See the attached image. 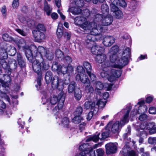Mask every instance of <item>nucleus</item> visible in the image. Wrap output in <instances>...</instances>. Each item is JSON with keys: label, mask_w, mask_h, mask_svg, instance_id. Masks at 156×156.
I'll use <instances>...</instances> for the list:
<instances>
[{"label": "nucleus", "mask_w": 156, "mask_h": 156, "mask_svg": "<svg viewBox=\"0 0 156 156\" xmlns=\"http://www.w3.org/2000/svg\"><path fill=\"white\" fill-rule=\"evenodd\" d=\"M104 53L101 52L98 54L95 58V60L98 63L102 64L103 70L101 73V76L106 78L108 81L112 82L121 76V72L119 70H116L109 67L110 62L107 59V56Z\"/></svg>", "instance_id": "nucleus-1"}, {"label": "nucleus", "mask_w": 156, "mask_h": 156, "mask_svg": "<svg viewBox=\"0 0 156 156\" xmlns=\"http://www.w3.org/2000/svg\"><path fill=\"white\" fill-rule=\"evenodd\" d=\"M32 67L34 71L37 73L38 76L37 80L38 85H36L37 89H40L41 86V80L42 78L41 69L47 70L49 68L48 65L44 60L43 58H36L35 60L32 61Z\"/></svg>", "instance_id": "nucleus-2"}, {"label": "nucleus", "mask_w": 156, "mask_h": 156, "mask_svg": "<svg viewBox=\"0 0 156 156\" xmlns=\"http://www.w3.org/2000/svg\"><path fill=\"white\" fill-rule=\"evenodd\" d=\"M65 98V95L62 92H61L58 96L53 95L51 96L46 102V104L48 105L47 109L49 110L52 108V106L55 105L57 102V107H55L53 109V111L55 112V110L61 109L63 106Z\"/></svg>", "instance_id": "nucleus-3"}, {"label": "nucleus", "mask_w": 156, "mask_h": 156, "mask_svg": "<svg viewBox=\"0 0 156 156\" xmlns=\"http://www.w3.org/2000/svg\"><path fill=\"white\" fill-rule=\"evenodd\" d=\"M80 27L85 30H90V33L94 35H97L101 33L103 30V27L100 25L94 22L86 21L80 26Z\"/></svg>", "instance_id": "nucleus-4"}, {"label": "nucleus", "mask_w": 156, "mask_h": 156, "mask_svg": "<svg viewBox=\"0 0 156 156\" xmlns=\"http://www.w3.org/2000/svg\"><path fill=\"white\" fill-rule=\"evenodd\" d=\"M130 111V110L129 109L126 112L125 114L120 122L117 121L113 124L112 122H111L108 124L107 126V128L109 129L110 132L111 131L113 133L119 132L122 127L124 126L126 123L128 122V117Z\"/></svg>", "instance_id": "nucleus-5"}, {"label": "nucleus", "mask_w": 156, "mask_h": 156, "mask_svg": "<svg viewBox=\"0 0 156 156\" xmlns=\"http://www.w3.org/2000/svg\"><path fill=\"white\" fill-rule=\"evenodd\" d=\"M25 49V55L28 60L30 62H32L33 59V53L34 54V56L36 57V54L37 51V48L34 45H32L30 47H27Z\"/></svg>", "instance_id": "nucleus-6"}, {"label": "nucleus", "mask_w": 156, "mask_h": 156, "mask_svg": "<svg viewBox=\"0 0 156 156\" xmlns=\"http://www.w3.org/2000/svg\"><path fill=\"white\" fill-rule=\"evenodd\" d=\"M51 86L54 89L57 88L59 90H61L64 88V83L58 76H55L52 80Z\"/></svg>", "instance_id": "nucleus-7"}, {"label": "nucleus", "mask_w": 156, "mask_h": 156, "mask_svg": "<svg viewBox=\"0 0 156 156\" xmlns=\"http://www.w3.org/2000/svg\"><path fill=\"white\" fill-rule=\"evenodd\" d=\"M83 65L91 80L92 81L95 80H96V76L92 72V66L88 62L84 61L83 62Z\"/></svg>", "instance_id": "nucleus-8"}, {"label": "nucleus", "mask_w": 156, "mask_h": 156, "mask_svg": "<svg viewBox=\"0 0 156 156\" xmlns=\"http://www.w3.org/2000/svg\"><path fill=\"white\" fill-rule=\"evenodd\" d=\"M128 63V59L127 57H123L122 56V58L118 61L116 62L115 64L114 65V68L111 67L112 68H115L116 70H119V69H117L116 68L122 69L123 66L127 64ZM121 72L122 71L121 69H119Z\"/></svg>", "instance_id": "nucleus-9"}, {"label": "nucleus", "mask_w": 156, "mask_h": 156, "mask_svg": "<svg viewBox=\"0 0 156 156\" xmlns=\"http://www.w3.org/2000/svg\"><path fill=\"white\" fill-rule=\"evenodd\" d=\"M117 143H110L106 144V153L108 154L116 153L117 150Z\"/></svg>", "instance_id": "nucleus-10"}, {"label": "nucleus", "mask_w": 156, "mask_h": 156, "mask_svg": "<svg viewBox=\"0 0 156 156\" xmlns=\"http://www.w3.org/2000/svg\"><path fill=\"white\" fill-rule=\"evenodd\" d=\"M88 143H84L81 145H80L79 147V149L81 151V152H83L85 153L84 154V155H86V154H89L91 155V154H92L93 155H94L95 154V152L94 151H93L92 150H90V147L88 146Z\"/></svg>", "instance_id": "nucleus-11"}, {"label": "nucleus", "mask_w": 156, "mask_h": 156, "mask_svg": "<svg viewBox=\"0 0 156 156\" xmlns=\"http://www.w3.org/2000/svg\"><path fill=\"white\" fill-rule=\"evenodd\" d=\"M111 8V10L113 12L114 17L117 19H120L123 17V15L122 12L117 7L113 5Z\"/></svg>", "instance_id": "nucleus-12"}, {"label": "nucleus", "mask_w": 156, "mask_h": 156, "mask_svg": "<svg viewBox=\"0 0 156 156\" xmlns=\"http://www.w3.org/2000/svg\"><path fill=\"white\" fill-rule=\"evenodd\" d=\"M115 38L112 36H107L103 39V43L106 47L111 46L115 42Z\"/></svg>", "instance_id": "nucleus-13"}, {"label": "nucleus", "mask_w": 156, "mask_h": 156, "mask_svg": "<svg viewBox=\"0 0 156 156\" xmlns=\"http://www.w3.org/2000/svg\"><path fill=\"white\" fill-rule=\"evenodd\" d=\"M113 21V18L112 16L109 15H104L102 20V24L103 26H108L110 25Z\"/></svg>", "instance_id": "nucleus-14"}, {"label": "nucleus", "mask_w": 156, "mask_h": 156, "mask_svg": "<svg viewBox=\"0 0 156 156\" xmlns=\"http://www.w3.org/2000/svg\"><path fill=\"white\" fill-rule=\"evenodd\" d=\"M34 37L38 41H41L45 39V34L42 31L33 30L32 32Z\"/></svg>", "instance_id": "nucleus-15"}, {"label": "nucleus", "mask_w": 156, "mask_h": 156, "mask_svg": "<svg viewBox=\"0 0 156 156\" xmlns=\"http://www.w3.org/2000/svg\"><path fill=\"white\" fill-rule=\"evenodd\" d=\"M94 36L90 34V33L87 35L85 43L88 47L90 48L94 44L95 39Z\"/></svg>", "instance_id": "nucleus-16"}, {"label": "nucleus", "mask_w": 156, "mask_h": 156, "mask_svg": "<svg viewBox=\"0 0 156 156\" xmlns=\"http://www.w3.org/2000/svg\"><path fill=\"white\" fill-rule=\"evenodd\" d=\"M91 52L93 54L97 55L101 52H104L105 48L98 45H95L91 48Z\"/></svg>", "instance_id": "nucleus-17"}, {"label": "nucleus", "mask_w": 156, "mask_h": 156, "mask_svg": "<svg viewBox=\"0 0 156 156\" xmlns=\"http://www.w3.org/2000/svg\"><path fill=\"white\" fill-rule=\"evenodd\" d=\"M57 122L59 124H60L64 127L68 128L69 127V121L68 118L67 117H65L62 119L59 118H56Z\"/></svg>", "instance_id": "nucleus-18"}, {"label": "nucleus", "mask_w": 156, "mask_h": 156, "mask_svg": "<svg viewBox=\"0 0 156 156\" xmlns=\"http://www.w3.org/2000/svg\"><path fill=\"white\" fill-rule=\"evenodd\" d=\"M76 79L78 81L80 80L82 83L85 84H87V83L90 82L87 76L84 73L77 74L76 76Z\"/></svg>", "instance_id": "nucleus-19"}, {"label": "nucleus", "mask_w": 156, "mask_h": 156, "mask_svg": "<svg viewBox=\"0 0 156 156\" xmlns=\"http://www.w3.org/2000/svg\"><path fill=\"white\" fill-rule=\"evenodd\" d=\"M37 53L36 54V58H43V56L46 55L47 52L46 50L42 46H39L37 48Z\"/></svg>", "instance_id": "nucleus-20"}, {"label": "nucleus", "mask_w": 156, "mask_h": 156, "mask_svg": "<svg viewBox=\"0 0 156 156\" xmlns=\"http://www.w3.org/2000/svg\"><path fill=\"white\" fill-rule=\"evenodd\" d=\"M70 6H72V7L69 8L68 11L69 12H71L73 14L77 15L81 13L82 12L81 9L78 6H73L72 4H71Z\"/></svg>", "instance_id": "nucleus-21"}, {"label": "nucleus", "mask_w": 156, "mask_h": 156, "mask_svg": "<svg viewBox=\"0 0 156 156\" xmlns=\"http://www.w3.org/2000/svg\"><path fill=\"white\" fill-rule=\"evenodd\" d=\"M86 18L82 16H78L76 17L74 19V23L75 25L80 26L86 21Z\"/></svg>", "instance_id": "nucleus-22"}, {"label": "nucleus", "mask_w": 156, "mask_h": 156, "mask_svg": "<svg viewBox=\"0 0 156 156\" xmlns=\"http://www.w3.org/2000/svg\"><path fill=\"white\" fill-rule=\"evenodd\" d=\"M95 106V103L91 101H87L85 102L84 107L86 109H93Z\"/></svg>", "instance_id": "nucleus-23"}, {"label": "nucleus", "mask_w": 156, "mask_h": 156, "mask_svg": "<svg viewBox=\"0 0 156 156\" xmlns=\"http://www.w3.org/2000/svg\"><path fill=\"white\" fill-rule=\"evenodd\" d=\"M3 59L0 58V65L5 69H6L8 68V65L7 62L5 60L7 58V55L6 53L3 54Z\"/></svg>", "instance_id": "nucleus-24"}, {"label": "nucleus", "mask_w": 156, "mask_h": 156, "mask_svg": "<svg viewBox=\"0 0 156 156\" xmlns=\"http://www.w3.org/2000/svg\"><path fill=\"white\" fill-rule=\"evenodd\" d=\"M103 88V85L101 82L100 81L97 82L96 85V88L95 90L96 93L100 95L102 92Z\"/></svg>", "instance_id": "nucleus-25"}, {"label": "nucleus", "mask_w": 156, "mask_h": 156, "mask_svg": "<svg viewBox=\"0 0 156 156\" xmlns=\"http://www.w3.org/2000/svg\"><path fill=\"white\" fill-rule=\"evenodd\" d=\"M70 2L72 5H75L79 7H82L84 5L83 0H70Z\"/></svg>", "instance_id": "nucleus-26"}, {"label": "nucleus", "mask_w": 156, "mask_h": 156, "mask_svg": "<svg viewBox=\"0 0 156 156\" xmlns=\"http://www.w3.org/2000/svg\"><path fill=\"white\" fill-rule=\"evenodd\" d=\"M9 66L11 70H15L17 66V63L16 60L13 59L9 61Z\"/></svg>", "instance_id": "nucleus-27"}, {"label": "nucleus", "mask_w": 156, "mask_h": 156, "mask_svg": "<svg viewBox=\"0 0 156 156\" xmlns=\"http://www.w3.org/2000/svg\"><path fill=\"white\" fill-rule=\"evenodd\" d=\"M4 76L5 77V78L3 80L0 79V82L2 84L6 83L5 85L6 87H8L9 83L11 80V79L10 76L7 75H4Z\"/></svg>", "instance_id": "nucleus-28"}, {"label": "nucleus", "mask_w": 156, "mask_h": 156, "mask_svg": "<svg viewBox=\"0 0 156 156\" xmlns=\"http://www.w3.org/2000/svg\"><path fill=\"white\" fill-rule=\"evenodd\" d=\"M101 12L104 15H107L109 11L108 6L106 4H103L101 6Z\"/></svg>", "instance_id": "nucleus-29"}, {"label": "nucleus", "mask_w": 156, "mask_h": 156, "mask_svg": "<svg viewBox=\"0 0 156 156\" xmlns=\"http://www.w3.org/2000/svg\"><path fill=\"white\" fill-rule=\"evenodd\" d=\"M76 83L74 82H72L69 85L67 90L69 93L71 94L73 92L74 90H75Z\"/></svg>", "instance_id": "nucleus-30"}, {"label": "nucleus", "mask_w": 156, "mask_h": 156, "mask_svg": "<svg viewBox=\"0 0 156 156\" xmlns=\"http://www.w3.org/2000/svg\"><path fill=\"white\" fill-rule=\"evenodd\" d=\"M63 28L62 24L59 23L58 24V27L57 30L56 34L58 37L60 38L62 36L63 34Z\"/></svg>", "instance_id": "nucleus-31"}, {"label": "nucleus", "mask_w": 156, "mask_h": 156, "mask_svg": "<svg viewBox=\"0 0 156 156\" xmlns=\"http://www.w3.org/2000/svg\"><path fill=\"white\" fill-rule=\"evenodd\" d=\"M81 91L79 88L76 89L74 93L75 98L78 101L80 100L82 97Z\"/></svg>", "instance_id": "nucleus-32"}, {"label": "nucleus", "mask_w": 156, "mask_h": 156, "mask_svg": "<svg viewBox=\"0 0 156 156\" xmlns=\"http://www.w3.org/2000/svg\"><path fill=\"white\" fill-rule=\"evenodd\" d=\"M44 10L47 15H50L52 12V9L46 1L44 2Z\"/></svg>", "instance_id": "nucleus-33"}, {"label": "nucleus", "mask_w": 156, "mask_h": 156, "mask_svg": "<svg viewBox=\"0 0 156 156\" xmlns=\"http://www.w3.org/2000/svg\"><path fill=\"white\" fill-rule=\"evenodd\" d=\"M52 72L50 71H48L46 73L45 78L47 83H49L52 80Z\"/></svg>", "instance_id": "nucleus-34"}, {"label": "nucleus", "mask_w": 156, "mask_h": 156, "mask_svg": "<svg viewBox=\"0 0 156 156\" xmlns=\"http://www.w3.org/2000/svg\"><path fill=\"white\" fill-rule=\"evenodd\" d=\"M85 90L86 91L90 93H92L94 89L93 87L90 85V81L85 84Z\"/></svg>", "instance_id": "nucleus-35"}, {"label": "nucleus", "mask_w": 156, "mask_h": 156, "mask_svg": "<svg viewBox=\"0 0 156 156\" xmlns=\"http://www.w3.org/2000/svg\"><path fill=\"white\" fill-rule=\"evenodd\" d=\"M119 47L117 45H114L109 50V54H118Z\"/></svg>", "instance_id": "nucleus-36"}, {"label": "nucleus", "mask_w": 156, "mask_h": 156, "mask_svg": "<svg viewBox=\"0 0 156 156\" xmlns=\"http://www.w3.org/2000/svg\"><path fill=\"white\" fill-rule=\"evenodd\" d=\"M110 130L108 128H107V126L106 127L105 130L102 133V137L101 138V139H104L107 137L109 136L110 133Z\"/></svg>", "instance_id": "nucleus-37"}, {"label": "nucleus", "mask_w": 156, "mask_h": 156, "mask_svg": "<svg viewBox=\"0 0 156 156\" xmlns=\"http://www.w3.org/2000/svg\"><path fill=\"white\" fill-rule=\"evenodd\" d=\"M139 127L140 128V129L138 128H136V130L137 131L136 135L138 136H140L141 135V134L139 133L140 131L141 132H145V131L144 130V129H145V128H146V125H144V124L142 123L140 125Z\"/></svg>", "instance_id": "nucleus-38"}, {"label": "nucleus", "mask_w": 156, "mask_h": 156, "mask_svg": "<svg viewBox=\"0 0 156 156\" xmlns=\"http://www.w3.org/2000/svg\"><path fill=\"white\" fill-rule=\"evenodd\" d=\"M83 119L80 116H75L72 122L75 124H78L82 121Z\"/></svg>", "instance_id": "nucleus-39"}, {"label": "nucleus", "mask_w": 156, "mask_h": 156, "mask_svg": "<svg viewBox=\"0 0 156 156\" xmlns=\"http://www.w3.org/2000/svg\"><path fill=\"white\" fill-rule=\"evenodd\" d=\"M131 54V50L129 48H127L123 51L122 56L123 57H127V58L129 57Z\"/></svg>", "instance_id": "nucleus-40"}, {"label": "nucleus", "mask_w": 156, "mask_h": 156, "mask_svg": "<svg viewBox=\"0 0 156 156\" xmlns=\"http://www.w3.org/2000/svg\"><path fill=\"white\" fill-rule=\"evenodd\" d=\"M106 101H104L103 99H100L98 100L97 103L100 108H104L105 105Z\"/></svg>", "instance_id": "nucleus-41"}, {"label": "nucleus", "mask_w": 156, "mask_h": 156, "mask_svg": "<svg viewBox=\"0 0 156 156\" xmlns=\"http://www.w3.org/2000/svg\"><path fill=\"white\" fill-rule=\"evenodd\" d=\"M26 45V42L23 39H21L19 40L18 43V46L19 48H25L27 47Z\"/></svg>", "instance_id": "nucleus-42"}, {"label": "nucleus", "mask_w": 156, "mask_h": 156, "mask_svg": "<svg viewBox=\"0 0 156 156\" xmlns=\"http://www.w3.org/2000/svg\"><path fill=\"white\" fill-rule=\"evenodd\" d=\"M36 30H35L39 31L45 32L46 31V29L43 24H38L36 27Z\"/></svg>", "instance_id": "nucleus-43"}, {"label": "nucleus", "mask_w": 156, "mask_h": 156, "mask_svg": "<svg viewBox=\"0 0 156 156\" xmlns=\"http://www.w3.org/2000/svg\"><path fill=\"white\" fill-rule=\"evenodd\" d=\"M83 112V108L82 107L79 106L76 109L74 113L75 116H80Z\"/></svg>", "instance_id": "nucleus-44"}, {"label": "nucleus", "mask_w": 156, "mask_h": 156, "mask_svg": "<svg viewBox=\"0 0 156 156\" xmlns=\"http://www.w3.org/2000/svg\"><path fill=\"white\" fill-rule=\"evenodd\" d=\"M110 60L112 63L115 62L118 57V54H109Z\"/></svg>", "instance_id": "nucleus-45"}, {"label": "nucleus", "mask_w": 156, "mask_h": 156, "mask_svg": "<svg viewBox=\"0 0 156 156\" xmlns=\"http://www.w3.org/2000/svg\"><path fill=\"white\" fill-rule=\"evenodd\" d=\"M56 56L58 58H64V55L63 52L60 49H57L55 52Z\"/></svg>", "instance_id": "nucleus-46"}, {"label": "nucleus", "mask_w": 156, "mask_h": 156, "mask_svg": "<svg viewBox=\"0 0 156 156\" xmlns=\"http://www.w3.org/2000/svg\"><path fill=\"white\" fill-rule=\"evenodd\" d=\"M100 135V133H99L97 134V135H94L93 136L91 137L88 139H87V141H88L89 140H93L94 142H97L98 141L99 138V136Z\"/></svg>", "instance_id": "nucleus-47"}, {"label": "nucleus", "mask_w": 156, "mask_h": 156, "mask_svg": "<svg viewBox=\"0 0 156 156\" xmlns=\"http://www.w3.org/2000/svg\"><path fill=\"white\" fill-rule=\"evenodd\" d=\"M67 66H65L64 65H60L58 71H61L63 74H65L67 73Z\"/></svg>", "instance_id": "nucleus-48"}, {"label": "nucleus", "mask_w": 156, "mask_h": 156, "mask_svg": "<svg viewBox=\"0 0 156 156\" xmlns=\"http://www.w3.org/2000/svg\"><path fill=\"white\" fill-rule=\"evenodd\" d=\"M104 15L100 14H97L95 16V17L93 22L99 21L102 20L103 18Z\"/></svg>", "instance_id": "nucleus-49"}, {"label": "nucleus", "mask_w": 156, "mask_h": 156, "mask_svg": "<svg viewBox=\"0 0 156 156\" xmlns=\"http://www.w3.org/2000/svg\"><path fill=\"white\" fill-rule=\"evenodd\" d=\"M16 52V50L15 48L14 47L10 48L8 52V54L10 55L13 56L15 55Z\"/></svg>", "instance_id": "nucleus-50"}, {"label": "nucleus", "mask_w": 156, "mask_h": 156, "mask_svg": "<svg viewBox=\"0 0 156 156\" xmlns=\"http://www.w3.org/2000/svg\"><path fill=\"white\" fill-rule=\"evenodd\" d=\"M67 74L68 75H70L72 74L73 72L74 69L73 68L72 65L69 64L68 65L67 67Z\"/></svg>", "instance_id": "nucleus-51"}, {"label": "nucleus", "mask_w": 156, "mask_h": 156, "mask_svg": "<svg viewBox=\"0 0 156 156\" xmlns=\"http://www.w3.org/2000/svg\"><path fill=\"white\" fill-rule=\"evenodd\" d=\"M60 67V65H58V63L56 62H53L52 66V69L54 71H59V68Z\"/></svg>", "instance_id": "nucleus-52"}, {"label": "nucleus", "mask_w": 156, "mask_h": 156, "mask_svg": "<svg viewBox=\"0 0 156 156\" xmlns=\"http://www.w3.org/2000/svg\"><path fill=\"white\" fill-rule=\"evenodd\" d=\"M44 56H45L48 60H51L53 59L54 55L52 52H49L48 53L47 52Z\"/></svg>", "instance_id": "nucleus-53"}, {"label": "nucleus", "mask_w": 156, "mask_h": 156, "mask_svg": "<svg viewBox=\"0 0 156 156\" xmlns=\"http://www.w3.org/2000/svg\"><path fill=\"white\" fill-rule=\"evenodd\" d=\"M148 142L151 144H156V137H150L149 138Z\"/></svg>", "instance_id": "nucleus-54"}, {"label": "nucleus", "mask_w": 156, "mask_h": 156, "mask_svg": "<svg viewBox=\"0 0 156 156\" xmlns=\"http://www.w3.org/2000/svg\"><path fill=\"white\" fill-rule=\"evenodd\" d=\"M96 151L98 156H103L104 153V150L101 148L97 149Z\"/></svg>", "instance_id": "nucleus-55"}, {"label": "nucleus", "mask_w": 156, "mask_h": 156, "mask_svg": "<svg viewBox=\"0 0 156 156\" xmlns=\"http://www.w3.org/2000/svg\"><path fill=\"white\" fill-rule=\"evenodd\" d=\"M2 38L5 41H9L11 40L10 37L7 34H5L3 35Z\"/></svg>", "instance_id": "nucleus-56"}, {"label": "nucleus", "mask_w": 156, "mask_h": 156, "mask_svg": "<svg viewBox=\"0 0 156 156\" xmlns=\"http://www.w3.org/2000/svg\"><path fill=\"white\" fill-rule=\"evenodd\" d=\"M77 70L79 74H84L85 73V70L83 67L81 66H77Z\"/></svg>", "instance_id": "nucleus-57"}, {"label": "nucleus", "mask_w": 156, "mask_h": 156, "mask_svg": "<svg viewBox=\"0 0 156 156\" xmlns=\"http://www.w3.org/2000/svg\"><path fill=\"white\" fill-rule=\"evenodd\" d=\"M120 1V0H111L112 3L110 5L111 8L112 7V5L115 6H117L116 5H118Z\"/></svg>", "instance_id": "nucleus-58"}, {"label": "nucleus", "mask_w": 156, "mask_h": 156, "mask_svg": "<svg viewBox=\"0 0 156 156\" xmlns=\"http://www.w3.org/2000/svg\"><path fill=\"white\" fill-rule=\"evenodd\" d=\"M118 6H119L122 7H125L126 6L127 4L124 0H120Z\"/></svg>", "instance_id": "nucleus-59"}, {"label": "nucleus", "mask_w": 156, "mask_h": 156, "mask_svg": "<svg viewBox=\"0 0 156 156\" xmlns=\"http://www.w3.org/2000/svg\"><path fill=\"white\" fill-rule=\"evenodd\" d=\"M154 124L155 123L154 122L148 123L147 125H146V129L149 131L150 130L152 127H154Z\"/></svg>", "instance_id": "nucleus-60"}, {"label": "nucleus", "mask_w": 156, "mask_h": 156, "mask_svg": "<svg viewBox=\"0 0 156 156\" xmlns=\"http://www.w3.org/2000/svg\"><path fill=\"white\" fill-rule=\"evenodd\" d=\"M149 112L151 114H155L156 113V108L152 107L149 109Z\"/></svg>", "instance_id": "nucleus-61"}, {"label": "nucleus", "mask_w": 156, "mask_h": 156, "mask_svg": "<svg viewBox=\"0 0 156 156\" xmlns=\"http://www.w3.org/2000/svg\"><path fill=\"white\" fill-rule=\"evenodd\" d=\"M147 116L145 114H143L140 115L139 117V119L141 121H144L147 119Z\"/></svg>", "instance_id": "nucleus-62"}, {"label": "nucleus", "mask_w": 156, "mask_h": 156, "mask_svg": "<svg viewBox=\"0 0 156 156\" xmlns=\"http://www.w3.org/2000/svg\"><path fill=\"white\" fill-rule=\"evenodd\" d=\"M15 30L23 36H25L26 33L23 30L18 28L16 29Z\"/></svg>", "instance_id": "nucleus-63"}, {"label": "nucleus", "mask_w": 156, "mask_h": 156, "mask_svg": "<svg viewBox=\"0 0 156 156\" xmlns=\"http://www.w3.org/2000/svg\"><path fill=\"white\" fill-rule=\"evenodd\" d=\"M19 5V0H13L12 5L14 8H16L18 7Z\"/></svg>", "instance_id": "nucleus-64"}]
</instances>
